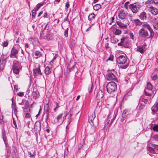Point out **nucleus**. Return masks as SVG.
I'll use <instances>...</instances> for the list:
<instances>
[{
  "label": "nucleus",
  "mask_w": 158,
  "mask_h": 158,
  "mask_svg": "<svg viewBox=\"0 0 158 158\" xmlns=\"http://www.w3.org/2000/svg\"><path fill=\"white\" fill-rule=\"evenodd\" d=\"M116 76V73L114 69L108 70L106 75L107 80L113 81L114 82H117L118 80Z\"/></svg>",
  "instance_id": "f257e3e1"
},
{
  "label": "nucleus",
  "mask_w": 158,
  "mask_h": 158,
  "mask_svg": "<svg viewBox=\"0 0 158 158\" xmlns=\"http://www.w3.org/2000/svg\"><path fill=\"white\" fill-rule=\"evenodd\" d=\"M106 89L109 94L114 93L117 89V84L114 82H109L107 84Z\"/></svg>",
  "instance_id": "f03ea898"
},
{
  "label": "nucleus",
  "mask_w": 158,
  "mask_h": 158,
  "mask_svg": "<svg viewBox=\"0 0 158 158\" xmlns=\"http://www.w3.org/2000/svg\"><path fill=\"white\" fill-rule=\"evenodd\" d=\"M9 57L7 53L2 54L0 58V72H2L4 69V66L6 63V60Z\"/></svg>",
  "instance_id": "7ed1b4c3"
},
{
  "label": "nucleus",
  "mask_w": 158,
  "mask_h": 158,
  "mask_svg": "<svg viewBox=\"0 0 158 158\" xmlns=\"http://www.w3.org/2000/svg\"><path fill=\"white\" fill-rule=\"evenodd\" d=\"M21 67L20 64L18 60H15L13 61L12 69L14 73L16 74H19Z\"/></svg>",
  "instance_id": "20e7f679"
},
{
  "label": "nucleus",
  "mask_w": 158,
  "mask_h": 158,
  "mask_svg": "<svg viewBox=\"0 0 158 158\" xmlns=\"http://www.w3.org/2000/svg\"><path fill=\"white\" fill-rule=\"evenodd\" d=\"M141 6L139 3H134L130 5L129 8L133 13L136 14L139 11Z\"/></svg>",
  "instance_id": "39448f33"
},
{
  "label": "nucleus",
  "mask_w": 158,
  "mask_h": 158,
  "mask_svg": "<svg viewBox=\"0 0 158 158\" xmlns=\"http://www.w3.org/2000/svg\"><path fill=\"white\" fill-rule=\"evenodd\" d=\"M127 57L126 55H120L118 57L117 62L120 64H125L127 61Z\"/></svg>",
  "instance_id": "423d86ee"
},
{
  "label": "nucleus",
  "mask_w": 158,
  "mask_h": 158,
  "mask_svg": "<svg viewBox=\"0 0 158 158\" xmlns=\"http://www.w3.org/2000/svg\"><path fill=\"white\" fill-rule=\"evenodd\" d=\"M139 36L143 38H145L149 36V34L147 30L142 28L139 31Z\"/></svg>",
  "instance_id": "0eeeda50"
},
{
  "label": "nucleus",
  "mask_w": 158,
  "mask_h": 158,
  "mask_svg": "<svg viewBox=\"0 0 158 158\" xmlns=\"http://www.w3.org/2000/svg\"><path fill=\"white\" fill-rule=\"evenodd\" d=\"M19 53V50L15 47H13L11 50L10 57L11 58L17 59V55Z\"/></svg>",
  "instance_id": "6e6552de"
},
{
  "label": "nucleus",
  "mask_w": 158,
  "mask_h": 158,
  "mask_svg": "<svg viewBox=\"0 0 158 158\" xmlns=\"http://www.w3.org/2000/svg\"><path fill=\"white\" fill-rule=\"evenodd\" d=\"M40 65L39 64H35V68L33 69V74L34 76L38 75L39 74L40 75L42 74L40 70Z\"/></svg>",
  "instance_id": "1a4fd4ad"
},
{
  "label": "nucleus",
  "mask_w": 158,
  "mask_h": 158,
  "mask_svg": "<svg viewBox=\"0 0 158 158\" xmlns=\"http://www.w3.org/2000/svg\"><path fill=\"white\" fill-rule=\"evenodd\" d=\"M142 28L144 29H148L150 32V37H152L154 35V33L152 30V28L150 27L149 24L147 23L146 24H144L143 25Z\"/></svg>",
  "instance_id": "9d476101"
},
{
  "label": "nucleus",
  "mask_w": 158,
  "mask_h": 158,
  "mask_svg": "<svg viewBox=\"0 0 158 158\" xmlns=\"http://www.w3.org/2000/svg\"><path fill=\"white\" fill-rule=\"evenodd\" d=\"M148 10L153 15H156L158 14V9L152 6L148 7Z\"/></svg>",
  "instance_id": "9b49d317"
},
{
  "label": "nucleus",
  "mask_w": 158,
  "mask_h": 158,
  "mask_svg": "<svg viewBox=\"0 0 158 158\" xmlns=\"http://www.w3.org/2000/svg\"><path fill=\"white\" fill-rule=\"evenodd\" d=\"M127 39L125 37H123L121 39V42L118 43V46H122L124 47H127Z\"/></svg>",
  "instance_id": "f8f14e48"
},
{
  "label": "nucleus",
  "mask_w": 158,
  "mask_h": 158,
  "mask_svg": "<svg viewBox=\"0 0 158 158\" xmlns=\"http://www.w3.org/2000/svg\"><path fill=\"white\" fill-rule=\"evenodd\" d=\"M145 50V48L144 45H139L136 48V51L142 54L143 53Z\"/></svg>",
  "instance_id": "ddd939ff"
},
{
  "label": "nucleus",
  "mask_w": 158,
  "mask_h": 158,
  "mask_svg": "<svg viewBox=\"0 0 158 158\" xmlns=\"http://www.w3.org/2000/svg\"><path fill=\"white\" fill-rule=\"evenodd\" d=\"M119 18L121 19H124L127 17V14L123 11H121L118 14Z\"/></svg>",
  "instance_id": "4468645a"
},
{
  "label": "nucleus",
  "mask_w": 158,
  "mask_h": 158,
  "mask_svg": "<svg viewBox=\"0 0 158 158\" xmlns=\"http://www.w3.org/2000/svg\"><path fill=\"white\" fill-rule=\"evenodd\" d=\"M139 17L141 20H146L147 17L146 13L144 12H142L140 13Z\"/></svg>",
  "instance_id": "2eb2a0df"
},
{
  "label": "nucleus",
  "mask_w": 158,
  "mask_h": 158,
  "mask_svg": "<svg viewBox=\"0 0 158 158\" xmlns=\"http://www.w3.org/2000/svg\"><path fill=\"white\" fill-rule=\"evenodd\" d=\"M128 114V113L127 111V110H125L123 111V114H122V118L121 120V122H123L124 121V120L126 118Z\"/></svg>",
  "instance_id": "dca6fc26"
},
{
  "label": "nucleus",
  "mask_w": 158,
  "mask_h": 158,
  "mask_svg": "<svg viewBox=\"0 0 158 158\" xmlns=\"http://www.w3.org/2000/svg\"><path fill=\"white\" fill-rule=\"evenodd\" d=\"M32 95L33 98L35 99H36L38 97L39 95V92L36 89H33Z\"/></svg>",
  "instance_id": "f3484780"
},
{
  "label": "nucleus",
  "mask_w": 158,
  "mask_h": 158,
  "mask_svg": "<svg viewBox=\"0 0 158 158\" xmlns=\"http://www.w3.org/2000/svg\"><path fill=\"white\" fill-rule=\"evenodd\" d=\"M104 93L102 90H99L97 93V97L98 99H100L102 98L103 96Z\"/></svg>",
  "instance_id": "a211bd4d"
},
{
  "label": "nucleus",
  "mask_w": 158,
  "mask_h": 158,
  "mask_svg": "<svg viewBox=\"0 0 158 158\" xmlns=\"http://www.w3.org/2000/svg\"><path fill=\"white\" fill-rule=\"evenodd\" d=\"M95 117V114H92L91 116L89 117V123H91V125H94L93 121L94 120Z\"/></svg>",
  "instance_id": "6ab92c4d"
},
{
  "label": "nucleus",
  "mask_w": 158,
  "mask_h": 158,
  "mask_svg": "<svg viewBox=\"0 0 158 158\" xmlns=\"http://www.w3.org/2000/svg\"><path fill=\"white\" fill-rule=\"evenodd\" d=\"M154 3V2L153 0H148L145 2V4L147 8H148V7H150Z\"/></svg>",
  "instance_id": "aec40b11"
},
{
  "label": "nucleus",
  "mask_w": 158,
  "mask_h": 158,
  "mask_svg": "<svg viewBox=\"0 0 158 158\" xmlns=\"http://www.w3.org/2000/svg\"><path fill=\"white\" fill-rule=\"evenodd\" d=\"M133 22L136 26H140L143 24V23L138 19H135Z\"/></svg>",
  "instance_id": "412c9836"
},
{
  "label": "nucleus",
  "mask_w": 158,
  "mask_h": 158,
  "mask_svg": "<svg viewBox=\"0 0 158 158\" xmlns=\"http://www.w3.org/2000/svg\"><path fill=\"white\" fill-rule=\"evenodd\" d=\"M117 23L120 28L126 29L127 28V25L124 24V23H122L121 22H117Z\"/></svg>",
  "instance_id": "4be33fe9"
},
{
  "label": "nucleus",
  "mask_w": 158,
  "mask_h": 158,
  "mask_svg": "<svg viewBox=\"0 0 158 158\" xmlns=\"http://www.w3.org/2000/svg\"><path fill=\"white\" fill-rule=\"evenodd\" d=\"M95 16V15L94 13H92L89 15L88 17V19L90 21V22L91 21V20L94 19Z\"/></svg>",
  "instance_id": "5701e85b"
},
{
  "label": "nucleus",
  "mask_w": 158,
  "mask_h": 158,
  "mask_svg": "<svg viewBox=\"0 0 158 158\" xmlns=\"http://www.w3.org/2000/svg\"><path fill=\"white\" fill-rule=\"evenodd\" d=\"M147 149L149 151L150 153L153 154H156V152L153 148L149 146H147Z\"/></svg>",
  "instance_id": "b1692460"
},
{
  "label": "nucleus",
  "mask_w": 158,
  "mask_h": 158,
  "mask_svg": "<svg viewBox=\"0 0 158 158\" xmlns=\"http://www.w3.org/2000/svg\"><path fill=\"white\" fill-rule=\"evenodd\" d=\"M152 86L150 82L147 83L146 89L149 91H152Z\"/></svg>",
  "instance_id": "393cba45"
},
{
  "label": "nucleus",
  "mask_w": 158,
  "mask_h": 158,
  "mask_svg": "<svg viewBox=\"0 0 158 158\" xmlns=\"http://www.w3.org/2000/svg\"><path fill=\"white\" fill-rule=\"evenodd\" d=\"M45 73L46 74L48 75L49 74L51 73V70L50 68L48 66H47L45 69L44 71Z\"/></svg>",
  "instance_id": "a878e982"
},
{
  "label": "nucleus",
  "mask_w": 158,
  "mask_h": 158,
  "mask_svg": "<svg viewBox=\"0 0 158 158\" xmlns=\"http://www.w3.org/2000/svg\"><path fill=\"white\" fill-rule=\"evenodd\" d=\"M28 153L30 157H34L35 156V150H32V152H28Z\"/></svg>",
  "instance_id": "bb28decb"
},
{
  "label": "nucleus",
  "mask_w": 158,
  "mask_h": 158,
  "mask_svg": "<svg viewBox=\"0 0 158 158\" xmlns=\"http://www.w3.org/2000/svg\"><path fill=\"white\" fill-rule=\"evenodd\" d=\"M35 55L37 56L35 57L36 59H37L38 57H40L41 55V53L39 51H36L34 52Z\"/></svg>",
  "instance_id": "cd10ccee"
},
{
  "label": "nucleus",
  "mask_w": 158,
  "mask_h": 158,
  "mask_svg": "<svg viewBox=\"0 0 158 158\" xmlns=\"http://www.w3.org/2000/svg\"><path fill=\"white\" fill-rule=\"evenodd\" d=\"M101 7V5L99 4H97L93 6L94 10H98Z\"/></svg>",
  "instance_id": "c85d7f7f"
},
{
  "label": "nucleus",
  "mask_w": 158,
  "mask_h": 158,
  "mask_svg": "<svg viewBox=\"0 0 158 158\" xmlns=\"http://www.w3.org/2000/svg\"><path fill=\"white\" fill-rule=\"evenodd\" d=\"M63 115V114L61 113L59 114L57 117L56 118L57 121L60 123L61 120L62 119V117Z\"/></svg>",
  "instance_id": "c756f323"
},
{
  "label": "nucleus",
  "mask_w": 158,
  "mask_h": 158,
  "mask_svg": "<svg viewBox=\"0 0 158 158\" xmlns=\"http://www.w3.org/2000/svg\"><path fill=\"white\" fill-rule=\"evenodd\" d=\"M43 3H40L38 4L36 6V8L35 10L37 11L38 10L39 8L43 5Z\"/></svg>",
  "instance_id": "7c9ffc66"
},
{
  "label": "nucleus",
  "mask_w": 158,
  "mask_h": 158,
  "mask_svg": "<svg viewBox=\"0 0 158 158\" xmlns=\"http://www.w3.org/2000/svg\"><path fill=\"white\" fill-rule=\"evenodd\" d=\"M29 106V103L28 101H26L25 103V105L23 108L26 109L28 108Z\"/></svg>",
  "instance_id": "2f4dec72"
},
{
  "label": "nucleus",
  "mask_w": 158,
  "mask_h": 158,
  "mask_svg": "<svg viewBox=\"0 0 158 158\" xmlns=\"http://www.w3.org/2000/svg\"><path fill=\"white\" fill-rule=\"evenodd\" d=\"M71 116V114H70L69 116H68V120H67V125L66 126V127H68V126L69 125V124L70 123Z\"/></svg>",
  "instance_id": "473e14b6"
},
{
  "label": "nucleus",
  "mask_w": 158,
  "mask_h": 158,
  "mask_svg": "<svg viewBox=\"0 0 158 158\" xmlns=\"http://www.w3.org/2000/svg\"><path fill=\"white\" fill-rule=\"evenodd\" d=\"M36 11L35 10H32V19H33L35 18V16L36 14Z\"/></svg>",
  "instance_id": "72a5a7b5"
},
{
  "label": "nucleus",
  "mask_w": 158,
  "mask_h": 158,
  "mask_svg": "<svg viewBox=\"0 0 158 158\" xmlns=\"http://www.w3.org/2000/svg\"><path fill=\"white\" fill-rule=\"evenodd\" d=\"M46 32L44 30L42 32H41L40 33L41 36L42 37H44V39H45V37H46V34L45 33V32Z\"/></svg>",
  "instance_id": "f704fd0d"
},
{
  "label": "nucleus",
  "mask_w": 158,
  "mask_h": 158,
  "mask_svg": "<svg viewBox=\"0 0 158 158\" xmlns=\"http://www.w3.org/2000/svg\"><path fill=\"white\" fill-rule=\"evenodd\" d=\"M153 130L156 131H158V124L155 125L153 127Z\"/></svg>",
  "instance_id": "c9c22d12"
},
{
  "label": "nucleus",
  "mask_w": 158,
  "mask_h": 158,
  "mask_svg": "<svg viewBox=\"0 0 158 158\" xmlns=\"http://www.w3.org/2000/svg\"><path fill=\"white\" fill-rule=\"evenodd\" d=\"M158 78V77L156 74H155L152 77V79L153 81L156 80Z\"/></svg>",
  "instance_id": "e433bc0d"
},
{
  "label": "nucleus",
  "mask_w": 158,
  "mask_h": 158,
  "mask_svg": "<svg viewBox=\"0 0 158 158\" xmlns=\"http://www.w3.org/2000/svg\"><path fill=\"white\" fill-rule=\"evenodd\" d=\"M8 45V43L7 41H4L2 43V46L3 47H6Z\"/></svg>",
  "instance_id": "4c0bfd02"
},
{
  "label": "nucleus",
  "mask_w": 158,
  "mask_h": 158,
  "mask_svg": "<svg viewBox=\"0 0 158 158\" xmlns=\"http://www.w3.org/2000/svg\"><path fill=\"white\" fill-rule=\"evenodd\" d=\"M121 31L120 30L118 29H116L115 32V34L116 35H119L121 34Z\"/></svg>",
  "instance_id": "58836bf2"
},
{
  "label": "nucleus",
  "mask_w": 158,
  "mask_h": 158,
  "mask_svg": "<svg viewBox=\"0 0 158 158\" xmlns=\"http://www.w3.org/2000/svg\"><path fill=\"white\" fill-rule=\"evenodd\" d=\"M114 56L112 55H110L109 57L107 59V60L113 61V60Z\"/></svg>",
  "instance_id": "ea45409f"
},
{
  "label": "nucleus",
  "mask_w": 158,
  "mask_h": 158,
  "mask_svg": "<svg viewBox=\"0 0 158 158\" xmlns=\"http://www.w3.org/2000/svg\"><path fill=\"white\" fill-rule=\"evenodd\" d=\"M68 28H67L66 30H65L64 32V35L65 37H68Z\"/></svg>",
  "instance_id": "a19ab883"
},
{
  "label": "nucleus",
  "mask_w": 158,
  "mask_h": 158,
  "mask_svg": "<svg viewBox=\"0 0 158 158\" xmlns=\"http://www.w3.org/2000/svg\"><path fill=\"white\" fill-rule=\"evenodd\" d=\"M10 154V149H8L7 151V153L6 154V157H9Z\"/></svg>",
  "instance_id": "79ce46f5"
},
{
  "label": "nucleus",
  "mask_w": 158,
  "mask_h": 158,
  "mask_svg": "<svg viewBox=\"0 0 158 158\" xmlns=\"http://www.w3.org/2000/svg\"><path fill=\"white\" fill-rule=\"evenodd\" d=\"M154 28L156 30L158 29V22L156 23L153 25Z\"/></svg>",
  "instance_id": "37998d69"
},
{
  "label": "nucleus",
  "mask_w": 158,
  "mask_h": 158,
  "mask_svg": "<svg viewBox=\"0 0 158 158\" xmlns=\"http://www.w3.org/2000/svg\"><path fill=\"white\" fill-rule=\"evenodd\" d=\"M153 138L156 140L158 141V134H156L153 136Z\"/></svg>",
  "instance_id": "c03bdc74"
},
{
  "label": "nucleus",
  "mask_w": 158,
  "mask_h": 158,
  "mask_svg": "<svg viewBox=\"0 0 158 158\" xmlns=\"http://www.w3.org/2000/svg\"><path fill=\"white\" fill-rule=\"evenodd\" d=\"M110 119H109L108 118L106 120V122H105V126H104V127H106L107 125H109V122L110 121Z\"/></svg>",
  "instance_id": "a18cd8bd"
},
{
  "label": "nucleus",
  "mask_w": 158,
  "mask_h": 158,
  "mask_svg": "<svg viewBox=\"0 0 158 158\" xmlns=\"http://www.w3.org/2000/svg\"><path fill=\"white\" fill-rule=\"evenodd\" d=\"M55 104H56V107L54 109V111L56 110V108H57L60 106L59 105V103L57 102H55Z\"/></svg>",
  "instance_id": "49530a36"
},
{
  "label": "nucleus",
  "mask_w": 158,
  "mask_h": 158,
  "mask_svg": "<svg viewBox=\"0 0 158 158\" xmlns=\"http://www.w3.org/2000/svg\"><path fill=\"white\" fill-rule=\"evenodd\" d=\"M67 114H65V115L63 117V118H62V119L60 121V123H62L64 120L66 118V116L67 115Z\"/></svg>",
  "instance_id": "de8ad7c7"
},
{
  "label": "nucleus",
  "mask_w": 158,
  "mask_h": 158,
  "mask_svg": "<svg viewBox=\"0 0 158 158\" xmlns=\"http://www.w3.org/2000/svg\"><path fill=\"white\" fill-rule=\"evenodd\" d=\"M75 44V41L73 40H71V44L72 46L73 47L74 46Z\"/></svg>",
  "instance_id": "09e8293b"
},
{
  "label": "nucleus",
  "mask_w": 158,
  "mask_h": 158,
  "mask_svg": "<svg viewBox=\"0 0 158 158\" xmlns=\"http://www.w3.org/2000/svg\"><path fill=\"white\" fill-rule=\"evenodd\" d=\"M128 65V64H125L124 65H121L120 66V68L123 69H126Z\"/></svg>",
  "instance_id": "8fccbe9b"
},
{
  "label": "nucleus",
  "mask_w": 158,
  "mask_h": 158,
  "mask_svg": "<svg viewBox=\"0 0 158 158\" xmlns=\"http://www.w3.org/2000/svg\"><path fill=\"white\" fill-rule=\"evenodd\" d=\"M115 117H116V115H115V116H114V117H113L112 119H111V121H110V123L109 124V127H110V125H111V124H112V123H113V121L114 120V119H115Z\"/></svg>",
  "instance_id": "3c124183"
},
{
  "label": "nucleus",
  "mask_w": 158,
  "mask_h": 158,
  "mask_svg": "<svg viewBox=\"0 0 158 158\" xmlns=\"http://www.w3.org/2000/svg\"><path fill=\"white\" fill-rule=\"evenodd\" d=\"M152 146L154 147V148L156 150H158V144L156 145L155 144H152Z\"/></svg>",
  "instance_id": "603ef678"
},
{
  "label": "nucleus",
  "mask_w": 158,
  "mask_h": 158,
  "mask_svg": "<svg viewBox=\"0 0 158 158\" xmlns=\"http://www.w3.org/2000/svg\"><path fill=\"white\" fill-rule=\"evenodd\" d=\"M112 43H115L118 42V40L116 38H113V39L112 40Z\"/></svg>",
  "instance_id": "864d4df0"
},
{
  "label": "nucleus",
  "mask_w": 158,
  "mask_h": 158,
  "mask_svg": "<svg viewBox=\"0 0 158 158\" xmlns=\"http://www.w3.org/2000/svg\"><path fill=\"white\" fill-rule=\"evenodd\" d=\"M17 95L20 97L23 96L24 95V93L21 92H19L17 94Z\"/></svg>",
  "instance_id": "5fc2aeb1"
},
{
  "label": "nucleus",
  "mask_w": 158,
  "mask_h": 158,
  "mask_svg": "<svg viewBox=\"0 0 158 158\" xmlns=\"http://www.w3.org/2000/svg\"><path fill=\"white\" fill-rule=\"evenodd\" d=\"M94 25V24L92 23V22H90L89 24V27L87 29L86 31H88L89 29L92 27V26Z\"/></svg>",
  "instance_id": "6e6d98bb"
},
{
  "label": "nucleus",
  "mask_w": 158,
  "mask_h": 158,
  "mask_svg": "<svg viewBox=\"0 0 158 158\" xmlns=\"http://www.w3.org/2000/svg\"><path fill=\"white\" fill-rule=\"evenodd\" d=\"M13 124L15 126V127L17 129L18 128H17V126L16 125V122H15V121L14 118H13Z\"/></svg>",
  "instance_id": "4d7b16f0"
},
{
  "label": "nucleus",
  "mask_w": 158,
  "mask_h": 158,
  "mask_svg": "<svg viewBox=\"0 0 158 158\" xmlns=\"http://www.w3.org/2000/svg\"><path fill=\"white\" fill-rule=\"evenodd\" d=\"M69 2L68 1L66 3V5L65 6L66 8V9H67L68 8H69Z\"/></svg>",
  "instance_id": "13d9d810"
},
{
  "label": "nucleus",
  "mask_w": 158,
  "mask_h": 158,
  "mask_svg": "<svg viewBox=\"0 0 158 158\" xmlns=\"http://www.w3.org/2000/svg\"><path fill=\"white\" fill-rule=\"evenodd\" d=\"M130 37L131 38L132 40H134V35L133 33H131L130 34Z\"/></svg>",
  "instance_id": "bf43d9fd"
},
{
  "label": "nucleus",
  "mask_w": 158,
  "mask_h": 158,
  "mask_svg": "<svg viewBox=\"0 0 158 158\" xmlns=\"http://www.w3.org/2000/svg\"><path fill=\"white\" fill-rule=\"evenodd\" d=\"M145 94L146 96H150L151 95L149 93L147 92L145 90L144 91Z\"/></svg>",
  "instance_id": "052dcab7"
},
{
  "label": "nucleus",
  "mask_w": 158,
  "mask_h": 158,
  "mask_svg": "<svg viewBox=\"0 0 158 158\" xmlns=\"http://www.w3.org/2000/svg\"><path fill=\"white\" fill-rule=\"evenodd\" d=\"M75 66L74 65H73L71 68L69 69V72L73 71L74 69L75 68Z\"/></svg>",
  "instance_id": "680f3d73"
},
{
  "label": "nucleus",
  "mask_w": 158,
  "mask_h": 158,
  "mask_svg": "<svg viewBox=\"0 0 158 158\" xmlns=\"http://www.w3.org/2000/svg\"><path fill=\"white\" fill-rule=\"evenodd\" d=\"M2 138H6V136L4 131H2Z\"/></svg>",
  "instance_id": "e2e57ef3"
},
{
  "label": "nucleus",
  "mask_w": 158,
  "mask_h": 158,
  "mask_svg": "<svg viewBox=\"0 0 158 158\" xmlns=\"http://www.w3.org/2000/svg\"><path fill=\"white\" fill-rule=\"evenodd\" d=\"M25 117L26 118H29L30 117V114L28 113H27L26 114Z\"/></svg>",
  "instance_id": "0e129e2a"
},
{
  "label": "nucleus",
  "mask_w": 158,
  "mask_h": 158,
  "mask_svg": "<svg viewBox=\"0 0 158 158\" xmlns=\"http://www.w3.org/2000/svg\"><path fill=\"white\" fill-rule=\"evenodd\" d=\"M105 48L107 49L109 48V43H106L105 44Z\"/></svg>",
  "instance_id": "69168bd1"
},
{
  "label": "nucleus",
  "mask_w": 158,
  "mask_h": 158,
  "mask_svg": "<svg viewBox=\"0 0 158 158\" xmlns=\"http://www.w3.org/2000/svg\"><path fill=\"white\" fill-rule=\"evenodd\" d=\"M154 3L156 5H158V0H153Z\"/></svg>",
  "instance_id": "338daca9"
},
{
  "label": "nucleus",
  "mask_w": 158,
  "mask_h": 158,
  "mask_svg": "<svg viewBox=\"0 0 158 158\" xmlns=\"http://www.w3.org/2000/svg\"><path fill=\"white\" fill-rule=\"evenodd\" d=\"M156 111H158V102L156 103Z\"/></svg>",
  "instance_id": "774afa93"
}]
</instances>
